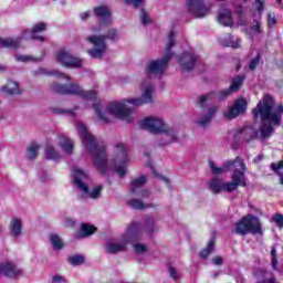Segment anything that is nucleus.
I'll use <instances>...</instances> for the list:
<instances>
[{"label":"nucleus","mask_w":283,"mask_h":283,"mask_svg":"<svg viewBox=\"0 0 283 283\" xmlns=\"http://www.w3.org/2000/svg\"><path fill=\"white\" fill-rule=\"evenodd\" d=\"M9 231L13 238H21L23 234V223L19 218H12L9 224Z\"/></svg>","instance_id":"nucleus-20"},{"label":"nucleus","mask_w":283,"mask_h":283,"mask_svg":"<svg viewBox=\"0 0 283 283\" xmlns=\"http://www.w3.org/2000/svg\"><path fill=\"white\" fill-rule=\"evenodd\" d=\"M45 156L48 160H61V154H59V151H56V148H54L52 145L46 146Z\"/></svg>","instance_id":"nucleus-32"},{"label":"nucleus","mask_w":283,"mask_h":283,"mask_svg":"<svg viewBox=\"0 0 283 283\" xmlns=\"http://www.w3.org/2000/svg\"><path fill=\"white\" fill-rule=\"evenodd\" d=\"M256 12L262 14L264 12V0H255Z\"/></svg>","instance_id":"nucleus-53"},{"label":"nucleus","mask_w":283,"mask_h":283,"mask_svg":"<svg viewBox=\"0 0 283 283\" xmlns=\"http://www.w3.org/2000/svg\"><path fill=\"white\" fill-rule=\"evenodd\" d=\"M210 190L213 193H220V191H227L229 192V190L227 189V182H224V180L220 179V178H213L210 181Z\"/></svg>","instance_id":"nucleus-26"},{"label":"nucleus","mask_w":283,"mask_h":283,"mask_svg":"<svg viewBox=\"0 0 283 283\" xmlns=\"http://www.w3.org/2000/svg\"><path fill=\"white\" fill-rule=\"evenodd\" d=\"M140 127L147 129L150 134H166L169 140L161 145H169V143H176L178 139V132L176 129L168 127L165 122L156 117H146L140 122Z\"/></svg>","instance_id":"nucleus-7"},{"label":"nucleus","mask_w":283,"mask_h":283,"mask_svg":"<svg viewBox=\"0 0 283 283\" xmlns=\"http://www.w3.org/2000/svg\"><path fill=\"white\" fill-rule=\"evenodd\" d=\"M128 6H134V8H138L145 3V0H124Z\"/></svg>","instance_id":"nucleus-50"},{"label":"nucleus","mask_w":283,"mask_h":283,"mask_svg":"<svg viewBox=\"0 0 283 283\" xmlns=\"http://www.w3.org/2000/svg\"><path fill=\"white\" fill-rule=\"evenodd\" d=\"M90 14H92L91 11L84 12L81 17L82 21H87V19H90Z\"/></svg>","instance_id":"nucleus-61"},{"label":"nucleus","mask_w":283,"mask_h":283,"mask_svg":"<svg viewBox=\"0 0 283 283\" xmlns=\"http://www.w3.org/2000/svg\"><path fill=\"white\" fill-rule=\"evenodd\" d=\"M57 145L60 149H62V154H64V156L72 155V140L70 139V137H65V135H60Z\"/></svg>","instance_id":"nucleus-22"},{"label":"nucleus","mask_w":283,"mask_h":283,"mask_svg":"<svg viewBox=\"0 0 283 283\" xmlns=\"http://www.w3.org/2000/svg\"><path fill=\"white\" fill-rule=\"evenodd\" d=\"M245 80L247 75H237L230 84V90H232V92H239L242 85H244Z\"/></svg>","instance_id":"nucleus-30"},{"label":"nucleus","mask_w":283,"mask_h":283,"mask_svg":"<svg viewBox=\"0 0 283 283\" xmlns=\"http://www.w3.org/2000/svg\"><path fill=\"white\" fill-rule=\"evenodd\" d=\"M52 87L54 92H57V94H72V85L54 83Z\"/></svg>","instance_id":"nucleus-35"},{"label":"nucleus","mask_w":283,"mask_h":283,"mask_svg":"<svg viewBox=\"0 0 283 283\" xmlns=\"http://www.w3.org/2000/svg\"><path fill=\"white\" fill-rule=\"evenodd\" d=\"M212 263L216 264V266H220L224 263V259H222V256H214L212 259Z\"/></svg>","instance_id":"nucleus-57"},{"label":"nucleus","mask_w":283,"mask_h":283,"mask_svg":"<svg viewBox=\"0 0 283 283\" xmlns=\"http://www.w3.org/2000/svg\"><path fill=\"white\" fill-rule=\"evenodd\" d=\"M73 182L77 187L78 191H82V193L88 196V198H92V200H96L101 197L103 186H96L92 191H90V186L85 184L90 180V176H87V174L81 169H73Z\"/></svg>","instance_id":"nucleus-9"},{"label":"nucleus","mask_w":283,"mask_h":283,"mask_svg":"<svg viewBox=\"0 0 283 283\" xmlns=\"http://www.w3.org/2000/svg\"><path fill=\"white\" fill-rule=\"evenodd\" d=\"M51 283H67V279L63 275H53L51 276Z\"/></svg>","instance_id":"nucleus-46"},{"label":"nucleus","mask_w":283,"mask_h":283,"mask_svg":"<svg viewBox=\"0 0 283 283\" xmlns=\"http://www.w3.org/2000/svg\"><path fill=\"white\" fill-rule=\"evenodd\" d=\"M146 167H149V169L153 170V174H154L155 176H158V171H156V169L154 168V164H151V161H148V163L146 164Z\"/></svg>","instance_id":"nucleus-59"},{"label":"nucleus","mask_w":283,"mask_h":283,"mask_svg":"<svg viewBox=\"0 0 283 283\" xmlns=\"http://www.w3.org/2000/svg\"><path fill=\"white\" fill-rule=\"evenodd\" d=\"M218 21L221 25L231 28V25H233V13L229 9H224L221 13H219Z\"/></svg>","instance_id":"nucleus-24"},{"label":"nucleus","mask_w":283,"mask_h":283,"mask_svg":"<svg viewBox=\"0 0 283 283\" xmlns=\"http://www.w3.org/2000/svg\"><path fill=\"white\" fill-rule=\"evenodd\" d=\"M93 14L99 19L102 25H109L112 23V11L107 6H98L93 8Z\"/></svg>","instance_id":"nucleus-17"},{"label":"nucleus","mask_w":283,"mask_h":283,"mask_svg":"<svg viewBox=\"0 0 283 283\" xmlns=\"http://www.w3.org/2000/svg\"><path fill=\"white\" fill-rule=\"evenodd\" d=\"M216 114H218V106L210 107L208 109L207 115L198 120L199 127H206V125H209L211 123V119L213 118V116H216Z\"/></svg>","instance_id":"nucleus-27"},{"label":"nucleus","mask_w":283,"mask_h":283,"mask_svg":"<svg viewBox=\"0 0 283 283\" xmlns=\"http://www.w3.org/2000/svg\"><path fill=\"white\" fill-rule=\"evenodd\" d=\"M40 180H41V182H48V180H50V177H48L45 175H41Z\"/></svg>","instance_id":"nucleus-63"},{"label":"nucleus","mask_w":283,"mask_h":283,"mask_svg":"<svg viewBox=\"0 0 283 283\" xmlns=\"http://www.w3.org/2000/svg\"><path fill=\"white\" fill-rule=\"evenodd\" d=\"M93 109H95V114H97V118L104 123V125L109 124V118L107 117L106 113L101 111V104H93Z\"/></svg>","instance_id":"nucleus-36"},{"label":"nucleus","mask_w":283,"mask_h":283,"mask_svg":"<svg viewBox=\"0 0 283 283\" xmlns=\"http://www.w3.org/2000/svg\"><path fill=\"white\" fill-rule=\"evenodd\" d=\"M234 233L237 235H262V222L260 218L253 214L243 216L237 223Z\"/></svg>","instance_id":"nucleus-8"},{"label":"nucleus","mask_w":283,"mask_h":283,"mask_svg":"<svg viewBox=\"0 0 283 283\" xmlns=\"http://www.w3.org/2000/svg\"><path fill=\"white\" fill-rule=\"evenodd\" d=\"M147 184V176L146 175H142L139 178H135L132 179L130 185V192L136 193V190L138 189V187H143V185Z\"/></svg>","instance_id":"nucleus-31"},{"label":"nucleus","mask_w":283,"mask_h":283,"mask_svg":"<svg viewBox=\"0 0 283 283\" xmlns=\"http://www.w3.org/2000/svg\"><path fill=\"white\" fill-rule=\"evenodd\" d=\"M270 167L274 174L280 176V185L283 186V160H280L279 163H272Z\"/></svg>","instance_id":"nucleus-33"},{"label":"nucleus","mask_w":283,"mask_h":283,"mask_svg":"<svg viewBox=\"0 0 283 283\" xmlns=\"http://www.w3.org/2000/svg\"><path fill=\"white\" fill-rule=\"evenodd\" d=\"M36 74H48V72H45V69H40L36 71Z\"/></svg>","instance_id":"nucleus-64"},{"label":"nucleus","mask_w":283,"mask_h":283,"mask_svg":"<svg viewBox=\"0 0 283 283\" xmlns=\"http://www.w3.org/2000/svg\"><path fill=\"white\" fill-rule=\"evenodd\" d=\"M174 45H176V33L174 31H170L168 44L166 46L167 54H169V52H171V48H174Z\"/></svg>","instance_id":"nucleus-41"},{"label":"nucleus","mask_w":283,"mask_h":283,"mask_svg":"<svg viewBox=\"0 0 283 283\" xmlns=\"http://www.w3.org/2000/svg\"><path fill=\"white\" fill-rule=\"evenodd\" d=\"M15 61H20L21 63H29V61L39 63V61H41V57H34L30 55H15Z\"/></svg>","instance_id":"nucleus-39"},{"label":"nucleus","mask_w":283,"mask_h":283,"mask_svg":"<svg viewBox=\"0 0 283 283\" xmlns=\"http://www.w3.org/2000/svg\"><path fill=\"white\" fill-rule=\"evenodd\" d=\"M275 105V99L273 96L265 95L263 101H260L256 106L252 109L253 120H261L259 130L247 126L239 130L241 138L249 145L253 140H258L259 134H261V140H266L275 134L274 127L282 126V115H283V104L279 105L275 111L273 106Z\"/></svg>","instance_id":"nucleus-1"},{"label":"nucleus","mask_w":283,"mask_h":283,"mask_svg":"<svg viewBox=\"0 0 283 283\" xmlns=\"http://www.w3.org/2000/svg\"><path fill=\"white\" fill-rule=\"evenodd\" d=\"M277 19L273 17L271 13H268V28H273V25H276Z\"/></svg>","instance_id":"nucleus-54"},{"label":"nucleus","mask_w":283,"mask_h":283,"mask_svg":"<svg viewBox=\"0 0 283 283\" xmlns=\"http://www.w3.org/2000/svg\"><path fill=\"white\" fill-rule=\"evenodd\" d=\"M139 196H140L142 198H149L150 192H149V190H142V191L139 192Z\"/></svg>","instance_id":"nucleus-60"},{"label":"nucleus","mask_w":283,"mask_h":283,"mask_svg":"<svg viewBox=\"0 0 283 283\" xmlns=\"http://www.w3.org/2000/svg\"><path fill=\"white\" fill-rule=\"evenodd\" d=\"M45 30H48V24L45 22H38L33 24L31 30L27 29L23 31L22 39H35L43 43L44 41H46V39L41 35L36 36V34L45 32Z\"/></svg>","instance_id":"nucleus-15"},{"label":"nucleus","mask_w":283,"mask_h":283,"mask_svg":"<svg viewBox=\"0 0 283 283\" xmlns=\"http://www.w3.org/2000/svg\"><path fill=\"white\" fill-rule=\"evenodd\" d=\"M272 222H275L279 229H283V214L282 213L273 214Z\"/></svg>","instance_id":"nucleus-44"},{"label":"nucleus","mask_w":283,"mask_h":283,"mask_svg":"<svg viewBox=\"0 0 283 283\" xmlns=\"http://www.w3.org/2000/svg\"><path fill=\"white\" fill-rule=\"evenodd\" d=\"M203 0H186V6L188 8V12L193 14L196 19H202L207 17L209 12H211V8L205 6Z\"/></svg>","instance_id":"nucleus-12"},{"label":"nucleus","mask_w":283,"mask_h":283,"mask_svg":"<svg viewBox=\"0 0 283 283\" xmlns=\"http://www.w3.org/2000/svg\"><path fill=\"white\" fill-rule=\"evenodd\" d=\"M271 262L273 271H277V264L280 262L277 261V250L275 248L271 249Z\"/></svg>","instance_id":"nucleus-42"},{"label":"nucleus","mask_w":283,"mask_h":283,"mask_svg":"<svg viewBox=\"0 0 283 283\" xmlns=\"http://www.w3.org/2000/svg\"><path fill=\"white\" fill-rule=\"evenodd\" d=\"M128 205L132 207V209H137L139 211H143V209H147L149 207H154L149 203L145 205L140 199H130Z\"/></svg>","instance_id":"nucleus-34"},{"label":"nucleus","mask_w":283,"mask_h":283,"mask_svg":"<svg viewBox=\"0 0 283 283\" xmlns=\"http://www.w3.org/2000/svg\"><path fill=\"white\" fill-rule=\"evenodd\" d=\"M39 149H41V146L36 143H33L28 147V156L30 160H34V158L39 156Z\"/></svg>","instance_id":"nucleus-37"},{"label":"nucleus","mask_w":283,"mask_h":283,"mask_svg":"<svg viewBox=\"0 0 283 283\" xmlns=\"http://www.w3.org/2000/svg\"><path fill=\"white\" fill-rule=\"evenodd\" d=\"M0 273L7 277H19V275H23V270L10 261H4L0 263Z\"/></svg>","instance_id":"nucleus-16"},{"label":"nucleus","mask_w":283,"mask_h":283,"mask_svg":"<svg viewBox=\"0 0 283 283\" xmlns=\"http://www.w3.org/2000/svg\"><path fill=\"white\" fill-rule=\"evenodd\" d=\"M56 61L63 65V67H72V53L65 49H62L56 54Z\"/></svg>","instance_id":"nucleus-21"},{"label":"nucleus","mask_w":283,"mask_h":283,"mask_svg":"<svg viewBox=\"0 0 283 283\" xmlns=\"http://www.w3.org/2000/svg\"><path fill=\"white\" fill-rule=\"evenodd\" d=\"M72 95L84 101H96V91H84L78 84H72Z\"/></svg>","instance_id":"nucleus-18"},{"label":"nucleus","mask_w":283,"mask_h":283,"mask_svg":"<svg viewBox=\"0 0 283 283\" xmlns=\"http://www.w3.org/2000/svg\"><path fill=\"white\" fill-rule=\"evenodd\" d=\"M155 222L150 217L146 218V229L148 233H154Z\"/></svg>","instance_id":"nucleus-47"},{"label":"nucleus","mask_w":283,"mask_h":283,"mask_svg":"<svg viewBox=\"0 0 283 283\" xmlns=\"http://www.w3.org/2000/svg\"><path fill=\"white\" fill-rule=\"evenodd\" d=\"M53 113L59 114L60 116H72L71 109L53 108Z\"/></svg>","instance_id":"nucleus-48"},{"label":"nucleus","mask_w":283,"mask_h":283,"mask_svg":"<svg viewBox=\"0 0 283 283\" xmlns=\"http://www.w3.org/2000/svg\"><path fill=\"white\" fill-rule=\"evenodd\" d=\"M81 264H85V256L81 254L72 255V266H81Z\"/></svg>","instance_id":"nucleus-40"},{"label":"nucleus","mask_w":283,"mask_h":283,"mask_svg":"<svg viewBox=\"0 0 283 283\" xmlns=\"http://www.w3.org/2000/svg\"><path fill=\"white\" fill-rule=\"evenodd\" d=\"M209 98H211V94L201 95L198 99V104L200 105V107H205Z\"/></svg>","instance_id":"nucleus-49"},{"label":"nucleus","mask_w":283,"mask_h":283,"mask_svg":"<svg viewBox=\"0 0 283 283\" xmlns=\"http://www.w3.org/2000/svg\"><path fill=\"white\" fill-rule=\"evenodd\" d=\"M261 61H262V53L258 52L256 55L250 61L249 70L251 72H255V70H258V65H260Z\"/></svg>","instance_id":"nucleus-38"},{"label":"nucleus","mask_w":283,"mask_h":283,"mask_svg":"<svg viewBox=\"0 0 283 283\" xmlns=\"http://www.w3.org/2000/svg\"><path fill=\"white\" fill-rule=\"evenodd\" d=\"M83 63H84L83 59L72 56V67L73 69H76V70L83 69Z\"/></svg>","instance_id":"nucleus-45"},{"label":"nucleus","mask_w":283,"mask_h":283,"mask_svg":"<svg viewBox=\"0 0 283 283\" xmlns=\"http://www.w3.org/2000/svg\"><path fill=\"white\" fill-rule=\"evenodd\" d=\"M143 231V224L140 222L135 221L132 222L127 228L125 233L123 234V242L125 243H108L106 249L108 253L116 254L123 253V251H127V244H136L138 240H140V233Z\"/></svg>","instance_id":"nucleus-5"},{"label":"nucleus","mask_w":283,"mask_h":283,"mask_svg":"<svg viewBox=\"0 0 283 283\" xmlns=\"http://www.w3.org/2000/svg\"><path fill=\"white\" fill-rule=\"evenodd\" d=\"M224 45H226V48H232L233 50H238L240 48V42H238V41L228 42Z\"/></svg>","instance_id":"nucleus-58"},{"label":"nucleus","mask_w":283,"mask_h":283,"mask_svg":"<svg viewBox=\"0 0 283 283\" xmlns=\"http://www.w3.org/2000/svg\"><path fill=\"white\" fill-rule=\"evenodd\" d=\"M21 45V38H0V48L17 50Z\"/></svg>","instance_id":"nucleus-25"},{"label":"nucleus","mask_w":283,"mask_h":283,"mask_svg":"<svg viewBox=\"0 0 283 283\" xmlns=\"http://www.w3.org/2000/svg\"><path fill=\"white\" fill-rule=\"evenodd\" d=\"M96 231H98V228H96L95 226H92L90 223H82L80 228V237L90 238L91 235H94Z\"/></svg>","instance_id":"nucleus-29"},{"label":"nucleus","mask_w":283,"mask_h":283,"mask_svg":"<svg viewBox=\"0 0 283 283\" xmlns=\"http://www.w3.org/2000/svg\"><path fill=\"white\" fill-rule=\"evenodd\" d=\"M134 249L137 254L145 253V251H147V247L145 244H140V243L134 244Z\"/></svg>","instance_id":"nucleus-52"},{"label":"nucleus","mask_w":283,"mask_h":283,"mask_svg":"<svg viewBox=\"0 0 283 283\" xmlns=\"http://www.w3.org/2000/svg\"><path fill=\"white\" fill-rule=\"evenodd\" d=\"M49 243L52 247L53 251H56L57 253L63 251V249H65V241H63V238H61L59 233H55V232L50 233Z\"/></svg>","instance_id":"nucleus-19"},{"label":"nucleus","mask_w":283,"mask_h":283,"mask_svg":"<svg viewBox=\"0 0 283 283\" xmlns=\"http://www.w3.org/2000/svg\"><path fill=\"white\" fill-rule=\"evenodd\" d=\"M174 52H168L161 60H154L147 64L148 74H164L169 65V61L174 59Z\"/></svg>","instance_id":"nucleus-11"},{"label":"nucleus","mask_w":283,"mask_h":283,"mask_svg":"<svg viewBox=\"0 0 283 283\" xmlns=\"http://www.w3.org/2000/svg\"><path fill=\"white\" fill-rule=\"evenodd\" d=\"M178 63L181 70H185V72H191L193 67L200 63V60L196 53L185 51L181 55L178 56Z\"/></svg>","instance_id":"nucleus-13"},{"label":"nucleus","mask_w":283,"mask_h":283,"mask_svg":"<svg viewBox=\"0 0 283 283\" xmlns=\"http://www.w3.org/2000/svg\"><path fill=\"white\" fill-rule=\"evenodd\" d=\"M1 92L9 96H17L21 94V86L15 81H8L7 85L1 87Z\"/></svg>","instance_id":"nucleus-23"},{"label":"nucleus","mask_w":283,"mask_h":283,"mask_svg":"<svg viewBox=\"0 0 283 283\" xmlns=\"http://www.w3.org/2000/svg\"><path fill=\"white\" fill-rule=\"evenodd\" d=\"M209 167L213 176H220L224 171H233L231 176L232 181L227 182L228 193L237 191L238 187H247V175H244L247 172V165L241 157L224 161L222 167H216V163L210 160Z\"/></svg>","instance_id":"nucleus-3"},{"label":"nucleus","mask_w":283,"mask_h":283,"mask_svg":"<svg viewBox=\"0 0 283 283\" xmlns=\"http://www.w3.org/2000/svg\"><path fill=\"white\" fill-rule=\"evenodd\" d=\"M214 249H216V237H211L208 241L207 247L200 251L199 253L200 258H202L203 260H207L209 255L213 253Z\"/></svg>","instance_id":"nucleus-28"},{"label":"nucleus","mask_w":283,"mask_h":283,"mask_svg":"<svg viewBox=\"0 0 283 283\" xmlns=\"http://www.w3.org/2000/svg\"><path fill=\"white\" fill-rule=\"evenodd\" d=\"M241 114H247V99L244 97L235 99L233 105L228 107L224 118L233 120V118H238Z\"/></svg>","instance_id":"nucleus-14"},{"label":"nucleus","mask_w":283,"mask_h":283,"mask_svg":"<svg viewBox=\"0 0 283 283\" xmlns=\"http://www.w3.org/2000/svg\"><path fill=\"white\" fill-rule=\"evenodd\" d=\"M63 224H64L65 227H72V219H65V220L63 221Z\"/></svg>","instance_id":"nucleus-62"},{"label":"nucleus","mask_w":283,"mask_h":283,"mask_svg":"<svg viewBox=\"0 0 283 283\" xmlns=\"http://www.w3.org/2000/svg\"><path fill=\"white\" fill-rule=\"evenodd\" d=\"M168 271L171 279L178 280V271H176V268L169 266Z\"/></svg>","instance_id":"nucleus-55"},{"label":"nucleus","mask_w":283,"mask_h":283,"mask_svg":"<svg viewBox=\"0 0 283 283\" xmlns=\"http://www.w3.org/2000/svg\"><path fill=\"white\" fill-rule=\"evenodd\" d=\"M77 132L82 137V143L86 147V151L94 158L93 164L95 165L96 169L105 176L107 174V146L105 143L101 142L96 138L87 126L83 123L77 124Z\"/></svg>","instance_id":"nucleus-2"},{"label":"nucleus","mask_w":283,"mask_h":283,"mask_svg":"<svg viewBox=\"0 0 283 283\" xmlns=\"http://www.w3.org/2000/svg\"><path fill=\"white\" fill-rule=\"evenodd\" d=\"M252 30L254 32V34H262V25L260 24V22H255L254 25H252Z\"/></svg>","instance_id":"nucleus-56"},{"label":"nucleus","mask_w":283,"mask_h":283,"mask_svg":"<svg viewBox=\"0 0 283 283\" xmlns=\"http://www.w3.org/2000/svg\"><path fill=\"white\" fill-rule=\"evenodd\" d=\"M140 19H142L143 25H149V23H151V18H149V14L145 9L140 10Z\"/></svg>","instance_id":"nucleus-43"},{"label":"nucleus","mask_w":283,"mask_h":283,"mask_svg":"<svg viewBox=\"0 0 283 283\" xmlns=\"http://www.w3.org/2000/svg\"><path fill=\"white\" fill-rule=\"evenodd\" d=\"M118 39V31L116 29H108L105 34L102 35H91L86 38L88 43L95 45V48L88 50L90 56L92 59H103V54H105L107 50V43L105 41H109L114 43Z\"/></svg>","instance_id":"nucleus-6"},{"label":"nucleus","mask_w":283,"mask_h":283,"mask_svg":"<svg viewBox=\"0 0 283 283\" xmlns=\"http://www.w3.org/2000/svg\"><path fill=\"white\" fill-rule=\"evenodd\" d=\"M154 86L148 85L146 86L144 93L142 94V97L139 98H129L124 99V103H111L106 106V113L111 116H115V118H126L127 123H132L133 118L132 113L134 112V108L125 107V103H128L129 105H134V107H138L140 105H145V103H154Z\"/></svg>","instance_id":"nucleus-4"},{"label":"nucleus","mask_w":283,"mask_h":283,"mask_svg":"<svg viewBox=\"0 0 283 283\" xmlns=\"http://www.w3.org/2000/svg\"><path fill=\"white\" fill-rule=\"evenodd\" d=\"M231 92H233V90H231V87L224 88L223 91H221L219 94L220 101H224V98H227L228 96L231 95Z\"/></svg>","instance_id":"nucleus-51"},{"label":"nucleus","mask_w":283,"mask_h":283,"mask_svg":"<svg viewBox=\"0 0 283 283\" xmlns=\"http://www.w3.org/2000/svg\"><path fill=\"white\" fill-rule=\"evenodd\" d=\"M117 153L116 157L114 158L115 165H118L115 167L116 174L123 178L127 174V163H129V155H127V149L125 148V145L118 144L116 146Z\"/></svg>","instance_id":"nucleus-10"}]
</instances>
